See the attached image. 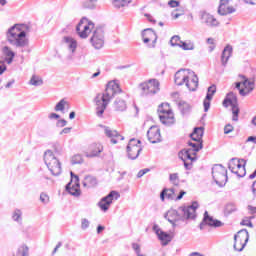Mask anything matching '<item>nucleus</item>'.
Here are the masks:
<instances>
[{
    "label": "nucleus",
    "instance_id": "a211bd4d",
    "mask_svg": "<svg viewBox=\"0 0 256 256\" xmlns=\"http://www.w3.org/2000/svg\"><path fill=\"white\" fill-rule=\"evenodd\" d=\"M197 153H199V151L193 148L183 149L179 152L178 157L181 161L189 160L193 163V161H197Z\"/></svg>",
    "mask_w": 256,
    "mask_h": 256
},
{
    "label": "nucleus",
    "instance_id": "0eeeda50",
    "mask_svg": "<svg viewBox=\"0 0 256 256\" xmlns=\"http://www.w3.org/2000/svg\"><path fill=\"white\" fill-rule=\"evenodd\" d=\"M158 116L161 123L167 127L175 123V114H173L169 103H162L158 106Z\"/></svg>",
    "mask_w": 256,
    "mask_h": 256
},
{
    "label": "nucleus",
    "instance_id": "de8ad7c7",
    "mask_svg": "<svg viewBox=\"0 0 256 256\" xmlns=\"http://www.w3.org/2000/svg\"><path fill=\"white\" fill-rule=\"evenodd\" d=\"M169 179L173 185H179V174L178 173H173L170 174Z\"/></svg>",
    "mask_w": 256,
    "mask_h": 256
},
{
    "label": "nucleus",
    "instance_id": "20e7f679",
    "mask_svg": "<svg viewBox=\"0 0 256 256\" xmlns=\"http://www.w3.org/2000/svg\"><path fill=\"white\" fill-rule=\"evenodd\" d=\"M174 83L178 86L186 85L189 91H197V87H199V78L197 77V74L190 69H180L175 73Z\"/></svg>",
    "mask_w": 256,
    "mask_h": 256
},
{
    "label": "nucleus",
    "instance_id": "f8f14e48",
    "mask_svg": "<svg viewBox=\"0 0 256 256\" xmlns=\"http://www.w3.org/2000/svg\"><path fill=\"white\" fill-rule=\"evenodd\" d=\"M90 43L94 47V49H102L103 45H105V30L103 27L97 26L94 31L93 35L90 39Z\"/></svg>",
    "mask_w": 256,
    "mask_h": 256
},
{
    "label": "nucleus",
    "instance_id": "49530a36",
    "mask_svg": "<svg viewBox=\"0 0 256 256\" xmlns=\"http://www.w3.org/2000/svg\"><path fill=\"white\" fill-rule=\"evenodd\" d=\"M72 165H81V163H83V156H81L80 154H76L72 157L71 160Z\"/></svg>",
    "mask_w": 256,
    "mask_h": 256
},
{
    "label": "nucleus",
    "instance_id": "79ce46f5",
    "mask_svg": "<svg viewBox=\"0 0 256 256\" xmlns=\"http://www.w3.org/2000/svg\"><path fill=\"white\" fill-rule=\"evenodd\" d=\"M17 255L29 256V247L27 245H22L18 248Z\"/></svg>",
    "mask_w": 256,
    "mask_h": 256
},
{
    "label": "nucleus",
    "instance_id": "f3484780",
    "mask_svg": "<svg viewBox=\"0 0 256 256\" xmlns=\"http://www.w3.org/2000/svg\"><path fill=\"white\" fill-rule=\"evenodd\" d=\"M223 227V222H221L220 220L214 219L212 216L209 215V212L205 211L204 212V217L202 222L200 223V229L201 231H203V229H205V227Z\"/></svg>",
    "mask_w": 256,
    "mask_h": 256
},
{
    "label": "nucleus",
    "instance_id": "e2e57ef3",
    "mask_svg": "<svg viewBox=\"0 0 256 256\" xmlns=\"http://www.w3.org/2000/svg\"><path fill=\"white\" fill-rule=\"evenodd\" d=\"M57 127H65L67 125V121L65 119H61L57 121Z\"/></svg>",
    "mask_w": 256,
    "mask_h": 256
},
{
    "label": "nucleus",
    "instance_id": "58836bf2",
    "mask_svg": "<svg viewBox=\"0 0 256 256\" xmlns=\"http://www.w3.org/2000/svg\"><path fill=\"white\" fill-rule=\"evenodd\" d=\"M65 107H69V102L65 99H61L55 106V111H65Z\"/></svg>",
    "mask_w": 256,
    "mask_h": 256
},
{
    "label": "nucleus",
    "instance_id": "9d476101",
    "mask_svg": "<svg viewBox=\"0 0 256 256\" xmlns=\"http://www.w3.org/2000/svg\"><path fill=\"white\" fill-rule=\"evenodd\" d=\"M232 108V121H239V104L237 102V95L233 92H229L224 101L223 106Z\"/></svg>",
    "mask_w": 256,
    "mask_h": 256
},
{
    "label": "nucleus",
    "instance_id": "8fccbe9b",
    "mask_svg": "<svg viewBox=\"0 0 256 256\" xmlns=\"http://www.w3.org/2000/svg\"><path fill=\"white\" fill-rule=\"evenodd\" d=\"M192 133H193V137L197 135L198 137H200V139H203V127L195 128Z\"/></svg>",
    "mask_w": 256,
    "mask_h": 256
},
{
    "label": "nucleus",
    "instance_id": "473e14b6",
    "mask_svg": "<svg viewBox=\"0 0 256 256\" xmlns=\"http://www.w3.org/2000/svg\"><path fill=\"white\" fill-rule=\"evenodd\" d=\"M114 109L115 111H126L127 103L125 102V100L117 98L114 102Z\"/></svg>",
    "mask_w": 256,
    "mask_h": 256
},
{
    "label": "nucleus",
    "instance_id": "f704fd0d",
    "mask_svg": "<svg viewBox=\"0 0 256 256\" xmlns=\"http://www.w3.org/2000/svg\"><path fill=\"white\" fill-rule=\"evenodd\" d=\"M178 108L181 111L182 115H186V113H189L191 111V106L185 101H180L178 103Z\"/></svg>",
    "mask_w": 256,
    "mask_h": 256
},
{
    "label": "nucleus",
    "instance_id": "69168bd1",
    "mask_svg": "<svg viewBox=\"0 0 256 256\" xmlns=\"http://www.w3.org/2000/svg\"><path fill=\"white\" fill-rule=\"evenodd\" d=\"M61 116H59V114L57 113H51L49 115V119H59Z\"/></svg>",
    "mask_w": 256,
    "mask_h": 256
},
{
    "label": "nucleus",
    "instance_id": "4be33fe9",
    "mask_svg": "<svg viewBox=\"0 0 256 256\" xmlns=\"http://www.w3.org/2000/svg\"><path fill=\"white\" fill-rule=\"evenodd\" d=\"M147 137L150 143H161V129H159L157 126L150 127V129L147 131Z\"/></svg>",
    "mask_w": 256,
    "mask_h": 256
},
{
    "label": "nucleus",
    "instance_id": "1a4fd4ad",
    "mask_svg": "<svg viewBox=\"0 0 256 256\" xmlns=\"http://www.w3.org/2000/svg\"><path fill=\"white\" fill-rule=\"evenodd\" d=\"M212 177L219 187H225L227 184V169L221 164H215L212 167Z\"/></svg>",
    "mask_w": 256,
    "mask_h": 256
},
{
    "label": "nucleus",
    "instance_id": "ea45409f",
    "mask_svg": "<svg viewBox=\"0 0 256 256\" xmlns=\"http://www.w3.org/2000/svg\"><path fill=\"white\" fill-rule=\"evenodd\" d=\"M237 211V205L235 203L230 202L225 206L226 215H231V213H235Z\"/></svg>",
    "mask_w": 256,
    "mask_h": 256
},
{
    "label": "nucleus",
    "instance_id": "f257e3e1",
    "mask_svg": "<svg viewBox=\"0 0 256 256\" xmlns=\"http://www.w3.org/2000/svg\"><path fill=\"white\" fill-rule=\"evenodd\" d=\"M197 209H199V203L193 202L192 205L179 207L178 210H168L164 217L175 228L179 227L181 223H185L188 219H195Z\"/></svg>",
    "mask_w": 256,
    "mask_h": 256
},
{
    "label": "nucleus",
    "instance_id": "3c124183",
    "mask_svg": "<svg viewBox=\"0 0 256 256\" xmlns=\"http://www.w3.org/2000/svg\"><path fill=\"white\" fill-rule=\"evenodd\" d=\"M234 127L231 124H226L224 127V135H229V133H233Z\"/></svg>",
    "mask_w": 256,
    "mask_h": 256
},
{
    "label": "nucleus",
    "instance_id": "37998d69",
    "mask_svg": "<svg viewBox=\"0 0 256 256\" xmlns=\"http://www.w3.org/2000/svg\"><path fill=\"white\" fill-rule=\"evenodd\" d=\"M182 42L181 37L173 36L170 40V45H172V47H181Z\"/></svg>",
    "mask_w": 256,
    "mask_h": 256
},
{
    "label": "nucleus",
    "instance_id": "423d86ee",
    "mask_svg": "<svg viewBox=\"0 0 256 256\" xmlns=\"http://www.w3.org/2000/svg\"><path fill=\"white\" fill-rule=\"evenodd\" d=\"M44 163L54 177L59 176L62 171L61 162L51 150H47L44 153Z\"/></svg>",
    "mask_w": 256,
    "mask_h": 256
},
{
    "label": "nucleus",
    "instance_id": "774afa93",
    "mask_svg": "<svg viewBox=\"0 0 256 256\" xmlns=\"http://www.w3.org/2000/svg\"><path fill=\"white\" fill-rule=\"evenodd\" d=\"M252 192H253L254 197H256V182H254L252 184Z\"/></svg>",
    "mask_w": 256,
    "mask_h": 256
},
{
    "label": "nucleus",
    "instance_id": "6e6552de",
    "mask_svg": "<svg viewBox=\"0 0 256 256\" xmlns=\"http://www.w3.org/2000/svg\"><path fill=\"white\" fill-rule=\"evenodd\" d=\"M93 29H95V23H93L91 20H88L87 17H83L76 26V33L80 39H87Z\"/></svg>",
    "mask_w": 256,
    "mask_h": 256
},
{
    "label": "nucleus",
    "instance_id": "6e6d98bb",
    "mask_svg": "<svg viewBox=\"0 0 256 256\" xmlns=\"http://www.w3.org/2000/svg\"><path fill=\"white\" fill-rule=\"evenodd\" d=\"M168 5H169V7H171L172 9H175V7H179L180 2L177 1V0H170V1L168 2Z\"/></svg>",
    "mask_w": 256,
    "mask_h": 256
},
{
    "label": "nucleus",
    "instance_id": "7ed1b4c3",
    "mask_svg": "<svg viewBox=\"0 0 256 256\" xmlns=\"http://www.w3.org/2000/svg\"><path fill=\"white\" fill-rule=\"evenodd\" d=\"M27 25L25 24H15L10 27L6 32V41L16 47V49H23L29 46V39H27Z\"/></svg>",
    "mask_w": 256,
    "mask_h": 256
},
{
    "label": "nucleus",
    "instance_id": "4d7b16f0",
    "mask_svg": "<svg viewBox=\"0 0 256 256\" xmlns=\"http://www.w3.org/2000/svg\"><path fill=\"white\" fill-rule=\"evenodd\" d=\"M149 171H151V169L149 168L140 170L137 174L138 179H141V177H143V175H146V173H149Z\"/></svg>",
    "mask_w": 256,
    "mask_h": 256
},
{
    "label": "nucleus",
    "instance_id": "aec40b11",
    "mask_svg": "<svg viewBox=\"0 0 256 256\" xmlns=\"http://www.w3.org/2000/svg\"><path fill=\"white\" fill-rule=\"evenodd\" d=\"M232 0H220V4L218 7L219 15H229L231 13H235V8H233Z\"/></svg>",
    "mask_w": 256,
    "mask_h": 256
},
{
    "label": "nucleus",
    "instance_id": "c85d7f7f",
    "mask_svg": "<svg viewBox=\"0 0 256 256\" xmlns=\"http://www.w3.org/2000/svg\"><path fill=\"white\" fill-rule=\"evenodd\" d=\"M3 55H5V61L8 65H11L13 63V59H15V52L11 50V47L4 46L2 49Z\"/></svg>",
    "mask_w": 256,
    "mask_h": 256
},
{
    "label": "nucleus",
    "instance_id": "864d4df0",
    "mask_svg": "<svg viewBox=\"0 0 256 256\" xmlns=\"http://www.w3.org/2000/svg\"><path fill=\"white\" fill-rule=\"evenodd\" d=\"M40 201L41 203H44V205H47V203H49V195H47L46 193H41Z\"/></svg>",
    "mask_w": 256,
    "mask_h": 256
},
{
    "label": "nucleus",
    "instance_id": "393cba45",
    "mask_svg": "<svg viewBox=\"0 0 256 256\" xmlns=\"http://www.w3.org/2000/svg\"><path fill=\"white\" fill-rule=\"evenodd\" d=\"M104 133L106 137H109L111 139V143L113 145H117L119 139L120 141H123V139H125L123 136L119 134V132H117V130H112L107 126H104Z\"/></svg>",
    "mask_w": 256,
    "mask_h": 256
},
{
    "label": "nucleus",
    "instance_id": "e433bc0d",
    "mask_svg": "<svg viewBox=\"0 0 256 256\" xmlns=\"http://www.w3.org/2000/svg\"><path fill=\"white\" fill-rule=\"evenodd\" d=\"M180 43V48L183 49V51H193L195 49V44L192 41H182Z\"/></svg>",
    "mask_w": 256,
    "mask_h": 256
},
{
    "label": "nucleus",
    "instance_id": "09e8293b",
    "mask_svg": "<svg viewBox=\"0 0 256 256\" xmlns=\"http://www.w3.org/2000/svg\"><path fill=\"white\" fill-rule=\"evenodd\" d=\"M21 210H15L13 215H12V219L13 221H17V223H21Z\"/></svg>",
    "mask_w": 256,
    "mask_h": 256
},
{
    "label": "nucleus",
    "instance_id": "cd10ccee",
    "mask_svg": "<svg viewBox=\"0 0 256 256\" xmlns=\"http://www.w3.org/2000/svg\"><path fill=\"white\" fill-rule=\"evenodd\" d=\"M98 183L99 181L97 180V177L88 175L85 176L82 185L86 189H93V187H97Z\"/></svg>",
    "mask_w": 256,
    "mask_h": 256
},
{
    "label": "nucleus",
    "instance_id": "2eb2a0df",
    "mask_svg": "<svg viewBox=\"0 0 256 256\" xmlns=\"http://www.w3.org/2000/svg\"><path fill=\"white\" fill-rule=\"evenodd\" d=\"M70 175L71 181L66 185V191H68L70 195H73V197H79L81 195L79 176L73 174V172H71Z\"/></svg>",
    "mask_w": 256,
    "mask_h": 256
},
{
    "label": "nucleus",
    "instance_id": "c03bdc74",
    "mask_svg": "<svg viewBox=\"0 0 256 256\" xmlns=\"http://www.w3.org/2000/svg\"><path fill=\"white\" fill-rule=\"evenodd\" d=\"M189 147H192L194 151H201L203 149V142H188Z\"/></svg>",
    "mask_w": 256,
    "mask_h": 256
},
{
    "label": "nucleus",
    "instance_id": "c9c22d12",
    "mask_svg": "<svg viewBox=\"0 0 256 256\" xmlns=\"http://www.w3.org/2000/svg\"><path fill=\"white\" fill-rule=\"evenodd\" d=\"M29 84L33 85L34 87H41V85H43V78L37 75H33Z\"/></svg>",
    "mask_w": 256,
    "mask_h": 256
},
{
    "label": "nucleus",
    "instance_id": "a19ab883",
    "mask_svg": "<svg viewBox=\"0 0 256 256\" xmlns=\"http://www.w3.org/2000/svg\"><path fill=\"white\" fill-rule=\"evenodd\" d=\"M97 2L95 0H84L82 3V7L84 9H95Z\"/></svg>",
    "mask_w": 256,
    "mask_h": 256
},
{
    "label": "nucleus",
    "instance_id": "dca6fc26",
    "mask_svg": "<svg viewBox=\"0 0 256 256\" xmlns=\"http://www.w3.org/2000/svg\"><path fill=\"white\" fill-rule=\"evenodd\" d=\"M240 77L242 80L240 82H236V89L239 90V94L242 97H245V95H249V93L253 91L255 87V83H253L252 81H249L248 79H245V76H240Z\"/></svg>",
    "mask_w": 256,
    "mask_h": 256
},
{
    "label": "nucleus",
    "instance_id": "9b49d317",
    "mask_svg": "<svg viewBox=\"0 0 256 256\" xmlns=\"http://www.w3.org/2000/svg\"><path fill=\"white\" fill-rule=\"evenodd\" d=\"M128 159L135 161L143 151V147L141 146V140H137L135 138L130 139L127 148Z\"/></svg>",
    "mask_w": 256,
    "mask_h": 256
},
{
    "label": "nucleus",
    "instance_id": "a18cd8bd",
    "mask_svg": "<svg viewBox=\"0 0 256 256\" xmlns=\"http://www.w3.org/2000/svg\"><path fill=\"white\" fill-rule=\"evenodd\" d=\"M245 246H243V242L241 240H238V239H234V249L235 251H243V249H245Z\"/></svg>",
    "mask_w": 256,
    "mask_h": 256
},
{
    "label": "nucleus",
    "instance_id": "0e129e2a",
    "mask_svg": "<svg viewBox=\"0 0 256 256\" xmlns=\"http://www.w3.org/2000/svg\"><path fill=\"white\" fill-rule=\"evenodd\" d=\"M69 133H71V127H66L60 132V135H67Z\"/></svg>",
    "mask_w": 256,
    "mask_h": 256
},
{
    "label": "nucleus",
    "instance_id": "f03ea898",
    "mask_svg": "<svg viewBox=\"0 0 256 256\" xmlns=\"http://www.w3.org/2000/svg\"><path fill=\"white\" fill-rule=\"evenodd\" d=\"M117 93H121V88L119 84L115 82H109L106 86V89L102 93H98L94 98V103L96 107V115L97 117H103V113H105V109L109 103H111V99L117 95Z\"/></svg>",
    "mask_w": 256,
    "mask_h": 256
},
{
    "label": "nucleus",
    "instance_id": "72a5a7b5",
    "mask_svg": "<svg viewBox=\"0 0 256 256\" xmlns=\"http://www.w3.org/2000/svg\"><path fill=\"white\" fill-rule=\"evenodd\" d=\"M243 162L237 158H232L228 164V169H230L231 173H235L237 171V168L242 164Z\"/></svg>",
    "mask_w": 256,
    "mask_h": 256
},
{
    "label": "nucleus",
    "instance_id": "680f3d73",
    "mask_svg": "<svg viewBox=\"0 0 256 256\" xmlns=\"http://www.w3.org/2000/svg\"><path fill=\"white\" fill-rule=\"evenodd\" d=\"M184 167L187 171H190V169H193V163L192 162H187V160L183 161Z\"/></svg>",
    "mask_w": 256,
    "mask_h": 256
},
{
    "label": "nucleus",
    "instance_id": "603ef678",
    "mask_svg": "<svg viewBox=\"0 0 256 256\" xmlns=\"http://www.w3.org/2000/svg\"><path fill=\"white\" fill-rule=\"evenodd\" d=\"M251 219H253V217L242 220L241 225L253 228V222H251Z\"/></svg>",
    "mask_w": 256,
    "mask_h": 256
},
{
    "label": "nucleus",
    "instance_id": "412c9836",
    "mask_svg": "<svg viewBox=\"0 0 256 256\" xmlns=\"http://www.w3.org/2000/svg\"><path fill=\"white\" fill-rule=\"evenodd\" d=\"M142 39L143 43L152 42V45H149V47H155V44L157 43V33H155L153 29L147 28L142 32Z\"/></svg>",
    "mask_w": 256,
    "mask_h": 256
},
{
    "label": "nucleus",
    "instance_id": "a878e982",
    "mask_svg": "<svg viewBox=\"0 0 256 256\" xmlns=\"http://www.w3.org/2000/svg\"><path fill=\"white\" fill-rule=\"evenodd\" d=\"M101 153H103V145L93 143L89 146V152L86 153V157H99Z\"/></svg>",
    "mask_w": 256,
    "mask_h": 256
},
{
    "label": "nucleus",
    "instance_id": "052dcab7",
    "mask_svg": "<svg viewBox=\"0 0 256 256\" xmlns=\"http://www.w3.org/2000/svg\"><path fill=\"white\" fill-rule=\"evenodd\" d=\"M192 141H196L197 143H203V138L199 137L198 135L193 136V133L191 134Z\"/></svg>",
    "mask_w": 256,
    "mask_h": 256
},
{
    "label": "nucleus",
    "instance_id": "bf43d9fd",
    "mask_svg": "<svg viewBox=\"0 0 256 256\" xmlns=\"http://www.w3.org/2000/svg\"><path fill=\"white\" fill-rule=\"evenodd\" d=\"M81 227H82V229H88L89 228V220H87L86 218L82 219Z\"/></svg>",
    "mask_w": 256,
    "mask_h": 256
},
{
    "label": "nucleus",
    "instance_id": "bb28decb",
    "mask_svg": "<svg viewBox=\"0 0 256 256\" xmlns=\"http://www.w3.org/2000/svg\"><path fill=\"white\" fill-rule=\"evenodd\" d=\"M231 55H233V47H231V45H227L222 51V55H221V63L223 67L227 66V63L231 58Z\"/></svg>",
    "mask_w": 256,
    "mask_h": 256
},
{
    "label": "nucleus",
    "instance_id": "7c9ffc66",
    "mask_svg": "<svg viewBox=\"0 0 256 256\" xmlns=\"http://www.w3.org/2000/svg\"><path fill=\"white\" fill-rule=\"evenodd\" d=\"M234 239L243 242V246L249 243V231L247 229H242L234 236Z\"/></svg>",
    "mask_w": 256,
    "mask_h": 256
},
{
    "label": "nucleus",
    "instance_id": "13d9d810",
    "mask_svg": "<svg viewBox=\"0 0 256 256\" xmlns=\"http://www.w3.org/2000/svg\"><path fill=\"white\" fill-rule=\"evenodd\" d=\"M132 248L134 249L136 255H141V247L137 243L132 244Z\"/></svg>",
    "mask_w": 256,
    "mask_h": 256
},
{
    "label": "nucleus",
    "instance_id": "4468645a",
    "mask_svg": "<svg viewBox=\"0 0 256 256\" xmlns=\"http://www.w3.org/2000/svg\"><path fill=\"white\" fill-rule=\"evenodd\" d=\"M119 197H121V194L115 190H112L107 196L103 197L99 201L98 207H100L101 211L107 213V211H109V207H111V204L113 203V199L117 201Z\"/></svg>",
    "mask_w": 256,
    "mask_h": 256
},
{
    "label": "nucleus",
    "instance_id": "5701e85b",
    "mask_svg": "<svg viewBox=\"0 0 256 256\" xmlns=\"http://www.w3.org/2000/svg\"><path fill=\"white\" fill-rule=\"evenodd\" d=\"M215 93H217V86L211 85L210 87H208L206 97L203 101L205 113H207V111H209V109L211 107V101L213 100V95H215Z\"/></svg>",
    "mask_w": 256,
    "mask_h": 256
},
{
    "label": "nucleus",
    "instance_id": "c756f323",
    "mask_svg": "<svg viewBox=\"0 0 256 256\" xmlns=\"http://www.w3.org/2000/svg\"><path fill=\"white\" fill-rule=\"evenodd\" d=\"M165 198L173 201L175 199V189L164 188L160 193V199L161 201H165Z\"/></svg>",
    "mask_w": 256,
    "mask_h": 256
},
{
    "label": "nucleus",
    "instance_id": "2f4dec72",
    "mask_svg": "<svg viewBox=\"0 0 256 256\" xmlns=\"http://www.w3.org/2000/svg\"><path fill=\"white\" fill-rule=\"evenodd\" d=\"M241 161L242 163L238 166V168L234 172V174L237 175V177H245V175H247V170L245 169V165H247V161H245V159H242Z\"/></svg>",
    "mask_w": 256,
    "mask_h": 256
},
{
    "label": "nucleus",
    "instance_id": "6ab92c4d",
    "mask_svg": "<svg viewBox=\"0 0 256 256\" xmlns=\"http://www.w3.org/2000/svg\"><path fill=\"white\" fill-rule=\"evenodd\" d=\"M200 20L202 25H206V27H219V21L207 12H200Z\"/></svg>",
    "mask_w": 256,
    "mask_h": 256
},
{
    "label": "nucleus",
    "instance_id": "338daca9",
    "mask_svg": "<svg viewBox=\"0 0 256 256\" xmlns=\"http://www.w3.org/2000/svg\"><path fill=\"white\" fill-rule=\"evenodd\" d=\"M248 210L250 211V213L253 215V213H256V207L255 206H248Z\"/></svg>",
    "mask_w": 256,
    "mask_h": 256
},
{
    "label": "nucleus",
    "instance_id": "b1692460",
    "mask_svg": "<svg viewBox=\"0 0 256 256\" xmlns=\"http://www.w3.org/2000/svg\"><path fill=\"white\" fill-rule=\"evenodd\" d=\"M153 230L155 231L156 235L158 236V239L160 241H162V245L165 246V245H169V243H171L173 238L167 232L162 231L159 228V225L155 224L153 226Z\"/></svg>",
    "mask_w": 256,
    "mask_h": 256
},
{
    "label": "nucleus",
    "instance_id": "ddd939ff",
    "mask_svg": "<svg viewBox=\"0 0 256 256\" xmlns=\"http://www.w3.org/2000/svg\"><path fill=\"white\" fill-rule=\"evenodd\" d=\"M141 95H155L159 91V80L151 79L139 85Z\"/></svg>",
    "mask_w": 256,
    "mask_h": 256
},
{
    "label": "nucleus",
    "instance_id": "4c0bfd02",
    "mask_svg": "<svg viewBox=\"0 0 256 256\" xmlns=\"http://www.w3.org/2000/svg\"><path fill=\"white\" fill-rule=\"evenodd\" d=\"M131 1L133 0H114L113 5L116 9H121V7H127Z\"/></svg>",
    "mask_w": 256,
    "mask_h": 256
},
{
    "label": "nucleus",
    "instance_id": "5fc2aeb1",
    "mask_svg": "<svg viewBox=\"0 0 256 256\" xmlns=\"http://www.w3.org/2000/svg\"><path fill=\"white\" fill-rule=\"evenodd\" d=\"M7 71V65H5L4 61L0 60V76L3 75Z\"/></svg>",
    "mask_w": 256,
    "mask_h": 256
},
{
    "label": "nucleus",
    "instance_id": "39448f33",
    "mask_svg": "<svg viewBox=\"0 0 256 256\" xmlns=\"http://www.w3.org/2000/svg\"><path fill=\"white\" fill-rule=\"evenodd\" d=\"M62 45L68 49V52L63 56L62 54L57 53V58L64 63H69L73 61L75 57V52L77 51V40L71 36H64L61 41Z\"/></svg>",
    "mask_w": 256,
    "mask_h": 256
}]
</instances>
